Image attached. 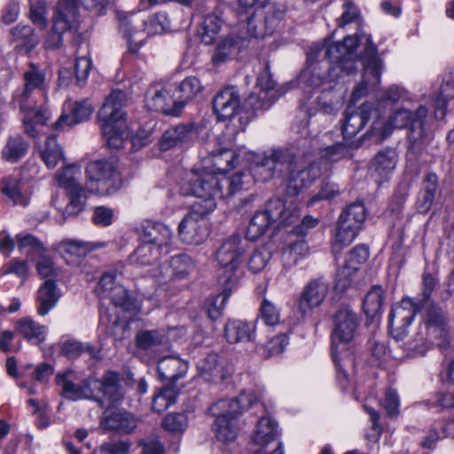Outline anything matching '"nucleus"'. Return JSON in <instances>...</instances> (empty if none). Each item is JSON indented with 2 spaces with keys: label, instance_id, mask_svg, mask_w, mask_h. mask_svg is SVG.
<instances>
[{
  "label": "nucleus",
  "instance_id": "f257e3e1",
  "mask_svg": "<svg viewBox=\"0 0 454 454\" xmlns=\"http://www.w3.org/2000/svg\"><path fill=\"white\" fill-rule=\"evenodd\" d=\"M306 142L297 146L272 147L254 156L252 176L257 182H267L273 178L286 181V192L297 195L309 188L321 175L319 165L311 160L310 153L302 150Z\"/></svg>",
  "mask_w": 454,
  "mask_h": 454
},
{
  "label": "nucleus",
  "instance_id": "f03ea898",
  "mask_svg": "<svg viewBox=\"0 0 454 454\" xmlns=\"http://www.w3.org/2000/svg\"><path fill=\"white\" fill-rule=\"evenodd\" d=\"M55 384L59 395L71 401L95 399L104 406H112L122 398L119 374L107 372L101 380L82 377V373L68 369L56 374Z\"/></svg>",
  "mask_w": 454,
  "mask_h": 454
},
{
  "label": "nucleus",
  "instance_id": "7ed1b4c3",
  "mask_svg": "<svg viewBox=\"0 0 454 454\" xmlns=\"http://www.w3.org/2000/svg\"><path fill=\"white\" fill-rule=\"evenodd\" d=\"M244 174L239 172L231 176L215 173L210 166H202L191 170L181 186L184 195H193L204 212H212L216 207V200L228 198L243 189Z\"/></svg>",
  "mask_w": 454,
  "mask_h": 454
},
{
  "label": "nucleus",
  "instance_id": "20e7f679",
  "mask_svg": "<svg viewBox=\"0 0 454 454\" xmlns=\"http://www.w3.org/2000/svg\"><path fill=\"white\" fill-rule=\"evenodd\" d=\"M356 46V39L346 36L342 42L330 45L325 51L327 60L317 62V58L324 49L319 44L310 48L308 53V67L301 74V79L311 88H318L331 83L338 77L336 72L342 71L347 74L355 71L352 58Z\"/></svg>",
  "mask_w": 454,
  "mask_h": 454
},
{
  "label": "nucleus",
  "instance_id": "39448f33",
  "mask_svg": "<svg viewBox=\"0 0 454 454\" xmlns=\"http://www.w3.org/2000/svg\"><path fill=\"white\" fill-rule=\"evenodd\" d=\"M427 113V108L423 106L414 112L404 107L398 108L389 116L387 122L374 121L368 136L373 137L375 142H380L387 138L393 129L408 128L409 148L419 153L433 137L432 132L425 127Z\"/></svg>",
  "mask_w": 454,
  "mask_h": 454
},
{
  "label": "nucleus",
  "instance_id": "423d86ee",
  "mask_svg": "<svg viewBox=\"0 0 454 454\" xmlns=\"http://www.w3.org/2000/svg\"><path fill=\"white\" fill-rule=\"evenodd\" d=\"M436 344L441 351H447L450 345V328L445 314L437 305H430L417 331L405 340L401 348L407 357L424 356Z\"/></svg>",
  "mask_w": 454,
  "mask_h": 454
},
{
  "label": "nucleus",
  "instance_id": "0eeeda50",
  "mask_svg": "<svg viewBox=\"0 0 454 454\" xmlns=\"http://www.w3.org/2000/svg\"><path fill=\"white\" fill-rule=\"evenodd\" d=\"M359 325L357 314L349 306H341L334 316V330L332 335V356L336 366L337 378L342 387L348 382V369L354 364L349 345Z\"/></svg>",
  "mask_w": 454,
  "mask_h": 454
},
{
  "label": "nucleus",
  "instance_id": "6e6552de",
  "mask_svg": "<svg viewBox=\"0 0 454 454\" xmlns=\"http://www.w3.org/2000/svg\"><path fill=\"white\" fill-rule=\"evenodd\" d=\"M128 101V95L121 90H113L98 113L101 122L103 137L109 147L119 149L130 137L122 107Z\"/></svg>",
  "mask_w": 454,
  "mask_h": 454
},
{
  "label": "nucleus",
  "instance_id": "1a4fd4ad",
  "mask_svg": "<svg viewBox=\"0 0 454 454\" xmlns=\"http://www.w3.org/2000/svg\"><path fill=\"white\" fill-rule=\"evenodd\" d=\"M259 398L260 395L252 389L243 391L236 398L223 399L214 403L209 412L215 417L213 429L216 438L223 442H232L238 433V415L256 403Z\"/></svg>",
  "mask_w": 454,
  "mask_h": 454
},
{
  "label": "nucleus",
  "instance_id": "9d476101",
  "mask_svg": "<svg viewBox=\"0 0 454 454\" xmlns=\"http://www.w3.org/2000/svg\"><path fill=\"white\" fill-rule=\"evenodd\" d=\"M437 284L436 278L429 273L424 272L422 278V299L416 301L411 298H404L393 306L389 314V330L392 337L396 340H401L406 335L407 327L413 320L416 313L422 308L427 310L430 305H435L429 302L431 294Z\"/></svg>",
  "mask_w": 454,
  "mask_h": 454
},
{
  "label": "nucleus",
  "instance_id": "9b49d317",
  "mask_svg": "<svg viewBox=\"0 0 454 454\" xmlns=\"http://www.w3.org/2000/svg\"><path fill=\"white\" fill-rule=\"evenodd\" d=\"M120 30L127 40L129 51L136 53L145 45L146 38L165 31L168 18L165 13H156L147 19L135 14L120 15Z\"/></svg>",
  "mask_w": 454,
  "mask_h": 454
},
{
  "label": "nucleus",
  "instance_id": "f8f14e48",
  "mask_svg": "<svg viewBox=\"0 0 454 454\" xmlns=\"http://www.w3.org/2000/svg\"><path fill=\"white\" fill-rule=\"evenodd\" d=\"M356 39V45H358L359 40L365 41L364 50L362 55V60L364 65L363 79L360 84H358L353 90L351 100L356 102L362 97L367 94L369 89L374 90L380 82V75L383 70V61L378 57L377 46L372 43L370 35L364 32L356 33L355 35H351ZM357 47V46H356ZM356 49V48H355ZM354 50L352 58L354 61L355 69L356 67V57Z\"/></svg>",
  "mask_w": 454,
  "mask_h": 454
},
{
  "label": "nucleus",
  "instance_id": "ddd939ff",
  "mask_svg": "<svg viewBox=\"0 0 454 454\" xmlns=\"http://www.w3.org/2000/svg\"><path fill=\"white\" fill-rule=\"evenodd\" d=\"M262 35V32L256 30L254 17H250L244 27L238 33L232 32L218 42L212 56V62L214 65L219 66L234 59L248 46L251 37Z\"/></svg>",
  "mask_w": 454,
  "mask_h": 454
},
{
  "label": "nucleus",
  "instance_id": "4468645a",
  "mask_svg": "<svg viewBox=\"0 0 454 454\" xmlns=\"http://www.w3.org/2000/svg\"><path fill=\"white\" fill-rule=\"evenodd\" d=\"M117 278L116 270L105 272L95 288L96 294L101 301L110 300L114 307L121 308L123 311L138 309L137 300L129 294Z\"/></svg>",
  "mask_w": 454,
  "mask_h": 454
},
{
  "label": "nucleus",
  "instance_id": "2eb2a0df",
  "mask_svg": "<svg viewBox=\"0 0 454 454\" xmlns=\"http://www.w3.org/2000/svg\"><path fill=\"white\" fill-rule=\"evenodd\" d=\"M209 213L204 212L200 205H192L178 225V235L183 242L200 245L207 239L208 230L206 216Z\"/></svg>",
  "mask_w": 454,
  "mask_h": 454
},
{
  "label": "nucleus",
  "instance_id": "dca6fc26",
  "mask_svg": "<svg viewBox=\"0 0 454 454\" xmlns=\"http://www.w3.org/2000/svg\"><path fill=\"white\" fill-rule=\"evenodd\" d=\"M246 247L239 235H231L225 239L215 253V259L223 270L219 278L232 276L236 278V271L243 262Z\"/></svg>",
  "mask_w": 454,
  "mask_h": 454
},
{
  "label": "nucleus",
  "instance_id": "f3484780",
  "mask_svg": "<svg viewBox=\"0 0 454 454\" xmlns=\"http://www.w3.org/2000/svg\"><path fill=\"white\" fill-rule=\"evenodd\" d=\"M214 113L218 120L223 121L239 115V125L236 132L244 131L247 123V114L240 112V98L234 87H227L220 91L213 101Z\"/></svg>",
  "mask_w": 454,
  "mask_h": 454
},
{
  "label": "nucleus",
  "instance_id": "a211bd4d",
  "mask_svg": "<svg viewBox=\"0 0 454 454\" xmlns=\"http://www.w3.org/2000/svg\"><path fill=\"white\" fill-rule=\"evenodd\" d=\"M86 175L89 180L87 189L90 192L104 195L114 187L117 172L112 162L98 160L87 165Z\"/></svg>",
  "mask_w": 454,
  "mask_h": 454
},
{
  "label": "nucleus",
  "instance_id": "6ab92c4d",
  "mask_svg": "<svg viewBox=\"0 0 454 454\" xmlns=\"http://www.w3.org/2000/svg\"><path fill=\"white\" fill-rule=\"evenodd\" d=\"M76 29L75 15L73 7L58 4L53 16V26L47 34L43 45L46 49L55 50L63 43V35Z\"/></svg>",
  "mask_w": 454,
  "mask_h": 454
},
{
  "label": "nucleus",
  "instance_id": "aec40b11",
  "mask_svg": "<svg viewBox=\"0 0 454 454\" xmlns=\"http://www.w3.org/2000/svg\"><path fill=\"white\" fill-rule=\"evenodd\" d=\"M175 84L154 83L145 94V107L149 111L160 112L167 115L178 116L180 113H172L175 109Z\"/></svg>",
  "mask_w": 454,
  "mask_h": 454
},
{
  "label": "nucleus",
  "instance_id": "412c9836",
  "mask_svg": "<svg viewBox=\"0 0 454 454\" xmlns=\"http://www.w3.org/2000/svg\"><path fill=\"white\" fill-rule=\"evenodd\" d=\"M25 88L20 98V109L32 108V100L44 101L46 80L44 74L34 65L24 74Z\"/></svg>",
  "mask_w": 454,
  "mask_h": 454
},
{
  "label": "nucleus",
  "instance_id": "4be33fe9",
  "mask_svg": "<svg viewBox=\"0 0 454 454\" xmlns=\"http://www.w3.org/2000/svg\"><path fill=\"white\" fill-rule=\"evenodd\" d=\"M239 159V153L221 138L217 139L215 147L208 151V157L203 160V166H210L215 173L223 174L234 168Z\"/></svg>",
  "mask_w": 454,
  "mask_h": 454
},
{
  "label": "nucleus",
  "instance_id": "5701e85b",
  "mask_svg": "<svg viewBox=\"0 0 454 454\" xmlns=\"http://www.w3.org/2000/svg\"><path fill=\"white\" fill-rule=\"evenodd\" d=\"M0 192L14 206H28L33 193L31 182L15 176H6L0 180Z\"/></svg>",
  "mask_w": 454,
  "mask_h": 454
},
{
  "label": "nucleus",
  "instance_id": "b1692460",
  "mask_svg": "<svg viewBox=\"0 0 454 454\" xmlns=\"http://www.w3.org/2000/svg\"><path fill=\"white\" fill-rule=\"evenodd\" d=\"M141 239L142 242L150 243L167 254L172 244L173 233L162 223L145 220L142 223Z\"/></svg>",
  "mask_w": 454,
  "mask_h": 454
},
{
  "label": "nucleus",
  "instance_id": "393cba45",
  "mask_svg": "<svg viewBox=\"0 0 454 454\" xmlns=\"http://www.w3.org/2000/svg\"><path fill=\"white\" fill-rule=\"evenodd\" d=\"M328 293L327 282L320 278L308 283L301 295L298 310L306 317L313 309L318 307Z\"/></svg>",
  "mask_w": 454,
  "mask_h": 454
},
{
  "label": "nucleus",
  "instance_id": "a878e982",
  "mask_svg": "<svg viewBox=\"0 0 454 454\" xmlns=\"http://www.w3.org/2000/svg\"><path fill=\"white\" fill-rule=\"evenodd\" d=\"M374 112L372 103H364L356 109L348 108L342 124V134L345 138L356 136L365 125Z\"/></svg>",
  "mask_w": 454,
  "mask_h": 454
},
{
  "label": "nucleus",
  "instance_id": "bb28decb",
  "mask_svg": "<svg viewBox=\"0 0 454 454\" xmlns=\"http://www.w3.org/2000/svg\"><path fill=\"white\" fill-rule=\"evenodd\" d=\"M96 247L97 246L91 242L67 239L56 243L53 248L68 264H76Z\"/></svg>",
  "mask_w": 454,
  "mask_h": 454
},
{
  "label": "nucleus",
  "instance_id": "cd10ccee",
  "mask_svg": "<svg viewBox=\"0 0 454 454\" xmlns=\"http://www.w3.org/2000/svg\"><path fill=\"white\" fill-rule=\"evenodd\" d=\"M224 338L231 344L252 342L255 339V324L229 319L224 325Z\"/></svg>",
  "mask_w": 454,
  "mask_h": 454
},
{
  "label": "nucleus",
  "instance_id": "c85d7f7f",
  "mask_svg": "<svg viewBox=\"0 0 454 454\" xmlns=\"http://www.w3.org/2000/svg\"><path fill=\"white\" fill-rule=\"evenodd\" d=\"M93 112V106L88 100L74 102L70 106L69 114H62L53 128L58 130L70 129L73 126L87 121Z\"/></svg>",
  "mask_w": 454,
  "mask_h": 454
},
{
  "label": "nucleus",
  "instance_id": "c756f323",
  "mask_svg": "<svg viewBox=\"0 0 454 454\" xmlns=\"http://www.w3.org/2000/svg\"><path fill=\"white\" fill-rule=\"evenodd\" d=\"M188 364L177 356H167L158 362V372L163 381L174 385L184 378L188 371Z\"/></svg>",
  "mask_w": 454,
  "mask_h": 454
},
{
  "label": "nucleus",
  "instance_id": "7c9ffc66",
  "mask_svg": "<svg viewBox=\"0 0 454 454\" xmlns=\"http://www.w3.org/2000/svg\"><path fill=\"white\" fill-rule=\"evenodd\" d=\"M218 281L223 286L222 293L208 298L206 303L207 315L212 320H215L221 317L226 301L230 297L234 287L237 286V278L232 276H223L219 278Z\"/></svg>",
  "mask_w": 454,
  "mask_h": 454
},
{
  "label": "nucleus",
  "instance_id": "2f4dec72",
  "mask_svg": "<svg viewBox=\"0 0 454 454\" xmlns=\"http://www.w3.org/2000/svg\"><path fill=\"white\" fill-rule=\"evenodd\" d=\"M197 137V132L192 124L179 125L167 129L160 139V147L167 151L175 146L192 142Z\"/></svg>",
  "mask_w": 454,
  "mask_h": 454
},
{
  "label": "nucleus",
  "instance_id": "473e14b6",
  "mask_svg": "<svg viewBox=\"0 0 454 454\" xmlns=\"http://www.w3.org/2000/svg\"><path fill=\"white\" fill-rule=\"evenodd\" d=\"M100 426L105 430L129 434L137 427V422L129 412L114 411L104 413Z\"/></svg>",
  "mask_w": 454,
  "mask_h": 454
},
{
  "label": "nucleus",
  "instance_id": "72a5a7b5",
  "mask_svg": "<svg viewBox=\"0 0 454 454\" xmlns=\"http://www.w3.org/2000/svg\"><path fill=\"white\" fill-rule=\"evenodd\" d=\"M61 294L54 279H46L37 292V313L46 316L58 303Z\"/></svg>",
  "mask_w": 454,
  "mask_h": 454
},
{
  "label": "nucleus",
  "instance_id": "f704fd0d",
  "mask_svg": "<svg viewBox=\"0 0 454 454\" xmlns=\"http://www.w3.org/2000/svg\"><path fill=\"white\" fill-rule=\"evenodd\" d=\"M201 89V83L195 76L186 77L178 85L175 84V109L172 113L181 114L184 105L196 97Z\"/></svg>",
  "mask_w": 454,
  "mask_h": 454
},
{
  "label": "nucleus",
  "instance_id": "c9c22d12",
  "mask_svg": "<svg viewBox=\"0 0 454 454\" xmlns=\"http://www.w3.org/2000/svg\"><path fill=\"white\" fill-rule=\"evenodd\" d=\"M333 134L331 132L324 134L320 138L315 137L313 143L315 145H324V148L319 149L320 158L326 163L338 161L349 153V148L346 143H334L328 145L332 140Z\"/></svg>",
  "mask_w": 454,
  "mask_h": 454
},
{
  "label": "nucleus",
  "instance_id": "e433bc0d",
  "mask_svg": "<svg viewBox=\"0 0 454 454\" xmlns=\"http://www.w3.org/2000/svg\"><path fill=\"white\" fill-rule=\"evenodd\" d=\"M43 101L32 100V108L21 109L24 113V128L26 132L35 137L38 133L37 125H44L50 118V113L46 107L41 106Z\"/></svg>",
  "mask_w": 454,
  "mask_h": 454
},
{
  "label": "nucleus",
  "instance_id": "4c0bfd02",
  "mask_svg": "<svg viewBox=\"0 0 454 454\" xmlns=\"http://www.w3.org/2000/svg\"><path fill=\"white\" fill-rule=\"evenodd\" d=\"M41 160L48 168H55L60 161H65L63 147L58 143L57 137L49 136L38 145Z\"/></svg>",
  "mask_w": 454,
  "mask_h": 454
},
{
  "label": "nucleus",
  "instance_id": "58836bf2",
  "mask_svg": "<svg viewBox=\"0 0 454 454\" xmlns=\"http://www.w3.org/2000/svg\"><path fill=\"white\" fill-rule=\"evenodd\" d=\"M397 163V153L393 149L380 151L371 162V170L381 180L388 179Z\"/></svg>",
  "mask_w": 454,
  "mask_h": 454
},
{
  "label": "nucleus",
  "instance_id": "ea45409f",
  "mask_svg": "<svg viewBox=\"0 0 454 454\" xmlns=\"http://www.w3.org/2000/svg\"><path fill=\"white\" fill-rule=\"evenodd\" d=\"M15 329L24 339L35 345L42 343L47 335V327L28 317L18 320Z\"/></svg>",
  "mask_w": 454,
  "mask_h": 454
},
{
  "label": "nucleus",
  "instance_id": "a19ab883",
  "mask_svg": "<svg viewBox=\"0 0 454 454\" xmlns=\"http://www.w3.org/2000/svg\"><path fill=\"white\" fill-rule=\"evenodd\" d=\"M170 268L172 269V274L177 278H183L184 276L190 273L194 268V263L192 257L188 254H178L173 256L170 261ZM169 266L165 265L160 266V269H154L152 271V276L154 278H160L168 275Z\"/></svg>",
  "mask_w": 454,
  "mask_h": 454
},
{
  "label": "nucleus",
  "instance_id": "79ce46f5",
  "mask_svg": "<svg viewBox=\"0 0 454 454\" xmlns=\"http://www.w3.org/2000/svg\"><path fill=\"white\" fill-rule=\"evenodd\" d=\"M437 185V176L434 173H428L424 178L422 190L417 199V208L419 213L426 214L432 207Z\"/></svg>",
  "mask_w": 454,
  "mask_h": 454
},
{
  "label": "nucleus",
  "instance_id": "37998d69",
  "mask_svg": "<svg viewBox=\"0 0 454 454\" xmlns=\"http://www.w3.org/2000/svg\"><path fill=\"white\" fill-rule=\"evenodd\" d=\"M262 212L266 213L273 223L279 221L283 224H290L298 217L296 210H286V203L280 198L270 200Z\"/></svg>",
  "mask_w": 454,
  "mask_h": 454
},
{
  "label": "nucleus",
  "instance_id": "c03bdc74",
  "mask_svg": "<svg viewBox=\"0 0 454 454\" xmlns=\"http://www.w3.org/2000/svg\"><path fill=\"white\" fill-rule=\"evenodd\" d=\"M278 434L277 423L269 417H262L257 423L253 441L257 445L265 446L274 441Z\"/></svg>",
  "mask_w": 454,
  "mask_h": 454
},
{
  "label": "nucleus",
  "instance_id": "a18cd8bd",
  "mask_svg": "<svg viewBox=\"0 0 454 454\" xmlns=\"http://www.w3.org/2000/svg\"><path fill=\"white\" fill-rule=\"evenodd\" d=\"M359 230L351 226L348 222L338 220L336 226V233L332 243L333 252L340 254V251L348 246L356 237Z\"/></svg>",
  "mask_w": 454,
  "mask_h": 454
},
{
  "label": "nucleus",
  "instance_id": "49530a36",
  "mask_svg": "<svg viewBox=\"0 0 454 454\" xmlns=\"http://www.w3.org/2000/svg\"><path fill=\"white\" fill-rule=\"evenodd\" d=\"M257 85L263 90V92H262L258 98L251 95L247 99V105L254 111L267 109L271 106V103L262 102L266 98L267 91L270 90L274 87V81L267 70L259 75L257 79Z\"/></svg>",
  "mask_w": 454,
  "mask_h": 454
},
{
  "label": "nucleus",
  "instance_id": "de8ad7c7",
  "mask_svg": "<svg viewBox=\"0 0 454 454\" xmlns=\"http://www.w3.org/2000/svg\"><path fill=\"white\" fill-rule=\"evenodd\" d=\"M81 172L79 168L74 165H67L56 172L55 178L58 184L66 189L68 192H79L83 189L78 183V176Z\"/></svg>",
  "mask_w": 454,
  "mask_h": 454
},
{
  "label": "nucleus",
  "instance_id": "09e8293b",
  "mask_svg": "<svg viewBox=\"0 0 454 454\" xmlns=\"http://www.w3.org/2000/svg\"><path fill=\"white\" fill-rule=\"evenodd\" d=\"M162 254H164L163 251L153 245L142 242L130 256V261L141 266L153 265L158 262Z\"/></svg>",
  "mask_w": 454,
  "mask_h": 454
},
{
  "label": "nucleus",
  "instance_id": "8fccbe9b",
  "mask_svg": "<svg viewBox=\"0 0 454 454\" xmlns=\"http://www.w3.org/2000/svg\"><path fill=\"white\" fill-rule=\"evenodd\" d=\"M223 23L222 18L216 13L206 15L199 30L201 42L207 45L213 43L222 28Z\"/></svg>",
  "mask_w": 454,
  "mask_h": 454
},
{
  "label": "nucleus",
  "instance_id": "3c124183",
  "mask_svg": "<svg viewBox=\"0 0 454 454\" xmlns=\"http://www.w3.org/2000/svg\"><path fill=\"white\" fill-rule=\"evenodd\" d=\"M384 301V291L380 286H373L364 297L363 309L368 317L374 318L380 311Z\"/></svg>",
  "mask_w": 454,
  "mask_h": 454
},
{
  "label": "nucleus",
  "instance_id": "603ef678",
  "mask_svg": "<svg viewBox=\"0 0 454 454\" xmlns=\"http://www.w3.org/2000/svg\"><path fill=\"white\" fill-rule=\"evenodd\" d=\"M309 254V247L304 239H300L290 242L283 251L282 261L285 267H291Z\"/></svg>",
  "mask_w": 454,
  "mask_h": 454
},
{
  "label": "nucleus",
  "instance_id": "864d4df0",
  "mask_svg": "<svg viewBox=\"0 0 454 454\" xmlns=\"http://www.w3.org/2000/svg\"><path fill=\"white\" fill-rule=\"evenodd\" d=\"M28 144L20 136L11 137L2 151L3 158L15 162L24 157L27 152Z\"/></svg>",
  "mask_w": 454,
  "mask_h": 454
},
{
  "label": "nucleus",
  "instance_id": "5fc2aeb1",
  "mask_svg": "<svg viewBox=\"0 0 454 454\" xmlns=\"http://www.w3.org/2000/svg\"><path fill=\"white\" fill-rule=\"evenodd\" d=\"M137 346L144 350H149L167 342L166 335L160 330H141L136 336Z\"/></svg>",
  "mask_w": 454,
  "mask_h": 454
},
{
  "label": "nucleus",
  "instance_id": "6e6d98bb",
  "mask_svg": "<svg viewBox=\"0 0 454 454\" xmlns=\"http://www.w3.org/2000/svg\"><path fill=\"white\" fill-rule=\"evenodd\" d=\"M272 223L273 222L270 219V216L266 213H263L262 211L255 213L247 226V239L256 240L261 238Z\"/></svg>",
  "mask_w": 454,
  "mask_h": 454
},
{
  "label": "nucleus",
  "instance_id": "4d7b16f0",
  "mask_svg": "<svg viewBox=\"0 0 454 454\" xmlns=\"http://www.w3.org/2000/svg\"><path fill=\"white\" fill-rule=\"evenodd\" d=\"M454 98V82L447 81L442 82L438 95L434 98V116L442 119L445 115L448 101Z\"/></svg>",
  "mask_w": 454,
  "mask_h": 454
},
{
  "label": "nucleus",
  "instance_id": "13d9d810",
  "mask_svg": "<svg viewBox=\"0 0 454 454\" xmlns=\"http://www.w3.org/2000/svg\"><path fill=\"white\" fill-rule=\"evenodd\" d=\"M366 218V210L363 203H354L349 205L346 210L340 215L339 219L348 222L351 226L361 229L364 221Z\"/></svg>",
  "mask_w": 454,
  "mask_h": 454
},
{
  "label": "nucleus",
  "instance_id": "bf43d9fd",
  "mask_svg": "<svg viewBox=\"0 0 454 454\" xmlns=\"http://www.w3.org/2000/svg\"><path fill=\"white\" fill-rule=\"evenodd\" d=\"M17 247L20 250L28 249L38 256L46 253V248L37 237L27 232H20L16 235Z\"/></svg>",
  "mask_w": 454,
  "mask_h": 454
},
{
  "label": "nucleus",
  "instance_id": "052dcab7",
  "mask_svg": "<svg viewBox=\"0 0 454 454\" xmlns=\"http://www.w3.org/2000/svg\"><path fill=\"white\" fill-rule=\"evenodd\" d=\"M201 373L206 380L215 382L223 380V367L218 363L216 355H209L207 356L201 368Z\"/></svg>",
  "mask_w": 454,
  "mask_h": 454
},
{
  "label": "nucleus",
  "instance_id": "680f3d73",
  "mask_svg": "<svg viewBox=\"0 0 454 454\" xmlns=\"http://www.w3.org/2000/svg\"><path fill=\"white\" fill-rule=\"evenodd\" d=\"M62 353L69 358H74L83 353L89 354L90 357H96L98 351L90 344L67 340L62 345Z\"/></svg>",
  "mask_w": 454,
  "mask_h": 454
},
{
  "label": "nucleus",
  "instance_id": "e2e57ef3",
  "mask_svg": "<svg viewBox=\"0 0 454 454\" xmlns=\"http://www.w3.org/2000/svg\"><path fill=\"white\" fill-rule=\"evenodd\" d=\"M176 401V392L173 387H165L153 396L152 409L160 413Z\"/></svg>",
  "mask_w": 454,
  "mask_h": 454
},
{
  "label": "nucleus",
  "instance_id": "0e129e2a",
  "mask_svg": "<svg viewBox=\"0 0 454 454\" xmlns=\"http://www.w3.org/2000/svg\"><path fill=\"white\" fill-rule=\"evenodd\" d=\"M260 315L265 325L273 326L279 323L280 309L270 300L264 298L260 306Z\"/></svg>",
  "mask_w": 454,
  "mask_h": 454
},
{
  "label": "nucleus",
  "instance_id": "69168bd1",
  "mask_svg": "<svg viewBox=\"0 0 454 454\" xmlns=\"http://www.w3.org/2000/svg\"><path fill=\"white\" fill-rule=\"evenodd\" d=\"M12 35L15 40H22L24 45L32 49L39 43V36L35 35L34 29L30 26L18 25L12 30Z\"/></svg>",
  "mask_w": 454,
  "mask_h": 454
},
{
  "label": "nucleus",
  "instance_id": "338daca9",
  "mask_svg": "<svg viewBox=\"0 0 454 454\" xmlns=\"http://www.w3.org/2000/svg\"><path fill=\"white\" fill-rule=\"evenodd\" d=\"M271 257L270 251L266 247H261L254 251L248 261V268L253 272L264 269Z\"/></svg>",
  "mask_w": 454,
  "mask_h": 454
},
{
  "label": "nucleus",
  "instance_id": "774afa93",
  "mask_svg": "<svg viewBox=\"0 0 454 454\" xmlns=\"http://www.w3.org/2000/svg\"><path fill=\"white\" fill-rule=\"evenodd\" d=\"M47 8L44 1H35L30 5V19L40 28H45L48 25L46 17Z\"/></svg>",
  "mask_w": 454,
  "mask_h": 454
}]
</instances>
